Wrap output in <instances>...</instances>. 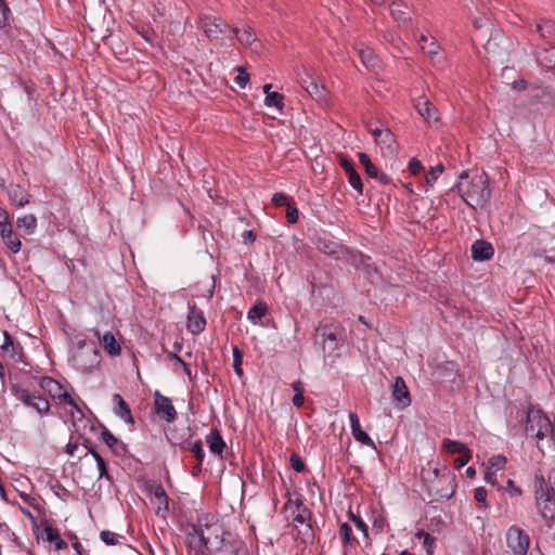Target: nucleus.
<instances>
[{
	"label": "nucleus",
	"instance_id": "c85d7f7f",
	"mask_svg": "<svg viewBox=\"0 0 555 555\" xmlns=\"http://www.w3.org/2000/svg\"><path fill=\"white\" fill-rule=\"evenodd\" d=\"M1 238L5 246L13 253L16 254L21 250L22 243L18 236L13 232L12 225L4 228L0 231Z\"/></svg>",
	"mask_w": 555,
	"mask_h": 555
},
{
	"label": "nucleus",
	"instance_id": "0e129e2a",
	"mask_svg": "<svg viewBox=\"0 0 555 555\" xmlns=\"http://www.w3.org/2000/svg\"><path fill=\"white\" fill-rule=\"evenodd\" d=\"M546 487L551 495L555 496V468L551 469L547 475Z\"/></svg>",
	"mask_w": 555,
	"mask_h": 555
},
{
	"label": "nucleus",
	"instance_id": "49530a36",
	"mask_svg": "<svg viewBox=\"0 0 555 555\" xmlns=\"http://www.w3.org/2000/svg\"><path fill=\"white\" fill-rule=\"evenodd\" d=\"M188 450L194 454L196 461L199 462V464H203V461L205 459V452L203 449L202 440L198 439V440L192 442L190 444V447L188 448Z\"/></svg>",
	"mask_w": 555,
	"mask_h": 555
},
{
	"label": "nucleus",
	"instance_id": "4c0bfd02",
	"mask_svg": "<svg viewBox=\"0 0 555 555\" xmlns=\"http://www.w3.org/2000/svg\"><path fill=\"white\" fill-rule=\"evenodd\" d=\"M420 43L422 51L429 56H435L438 54L440 47L434 38L429 39L427 36L422 35Z\"/></svg>",
	"mask_w": 555,
	"mask_h": 555
},
{
	"label": "nucleus",
	"instance_id": "6e6552de",
	"mask_svg": "<svg viewBox=\"0 0 555 555\" xmlns=\"http://www.w3.org/2000/svg\"><path fill=\"white\" fill-rule=\"evenodd\" d=\"M315 331L317 335L322 338L324 351H336L345 340V330L339 323L321 322Z\"/></svg>",
	"mask_w": 555,
	"mask_h": 555
},
{
	"label": "nucleus",
	"instance_id": "2f4dec72",
	"mask_svg": "<svg viewBox=\"0 0 555 555\" xmlns=\"http://www.w3.org/2000/svg\"><path fill=\"white\" fill-rule=\"evenodd\" d=\"M537 60L539 64L546 69H555V47L540 51Z\"/></svg>",
	"mask_w": 555,
	"mask_h": 555
},
{
	"label": "nucleus",
	"instance_id": "f3484780",
	"mask_svg": "<svg viewBox=\"0 0 555 555\" xmlns=\"http://www.w3.org/2000/svg\"><path fill=\"white\" fill-rule=\"evenodd\" d=\"M414 107L428 125H435L439 122L438 109L428 99L424 96L417 99L414 103Z\"/></svg>",
	"mask_w": 555,
	"mask_h": 555
},
{
	"label": "nucleus",
	"instance_id": "8fccbe9b",
	"mask_svg": "<svg viewBox=\"0 0 555 555\" xmlns=\"http://www.w3.org/2000/svg\"><path fill=\"white\" fill-rule=\"evenodd\" d=\"M272 203L275 205V206H288L292 204L291 202V198L283 192H278V193H274L273 196H272Z\"/></svg>",
	"mask_w": 555,
	"mask_h": 555
},
{
	"label": "nucleus",
	"instance_id": "de8ad7c7",
	"mask_svg": "<svg viewBox=\"0 0 555 555\" xmlns=\"http://www.w3.org/2000/svg\"><path fill=\"white\" fill-rule=\"evenodd\" d=\"M444 167L441 164H438L435 167H431L430 170L426 175V183L427 185H433L439 176L443 172Z\"/></svg>",
	"mask_w": 555,
	"mask_h": 555
},
{
	"label": "nucleus",
	"instance_id": "c9c22d12",
	"mask_svg": "<svg viewBox=\"0 0 555 555\" xmlns=\"http://www.w3.org/2000/svg\"><path fill=\"white\" fill-rule=\"evenodd\" d=\"M339 537L344 546H354L358 543V540L353 535L352 528L348 522L340 524Z\"/></svg>",
	"mask_w": 555,
	"mask_h": 555
},
{
	"label": "nucleus",
	"instance_id": "39448f33",
	"mask_svg": "<svg viewBox=\"0 0 555 555\" xmlns=\"http://www.w3.org/2000/svg\"><path fill=\"white\" fill-rule=\"evenodd\" d=\"M534 499L541 517L551 527L555 518V496L548 492L546 479L541 472H537L534 475Z\"/></svg>",
	"mask_w": 555,
	"mask_h": 555
},
{
	"label": "nucleus",
	"instance_id": "052dcab7",
	"mask_svg": "<svg viewBox=\"0 0 555 555\" xmlns=\"http://www.w3.org/2000/svg\"><path fill=\"white\" fill-rule=\"evenodd\" d=\"M487 490L483 488V487H478L475 489L474 491V498L475 500L482 504L483 507H487L488 504H487Z\"/></svg>",
	"mask_w": 555,
	"mask_h": 555
},
{
	"label": "nucleus",
	"instance_id": "e2e57ef3",
	"mask_svg": "<svg viewBox=\"0 0 555 555\" xmlns=\"http://www.w3.org/2000/svg\"><path fill=\"white\" fill-rule=\"evenodd\" d=\"M99 469V479L105 478L107 481L113 482V477L107 470L106 462L96 465Z\"/></svg>",
	"mask_w": 555,
	"mask_h": 555
},
{
	"label": "nucleus",
	"instance_id": "a19ab883",
	"mask_svg": "<svg viewBox=\"0 0 555 555\" xmlns=\"http://www.w3.org/2000/svg\"><path fill=\"white\" fill-rule=\"evenodd\" d=\"M442 449L450 454L462 453L469 450L465 443L451 439L443 440Z\"/></svg>",
	"mask_w": 555,
	"mask_h": 555
},
{
	"label": "nucleus",
	"instance_id": "f704fd0d",
	"mask_svg": "<svg viewBox=\"0 0 555 555\" xmlns=\"http://www.w3.org/2000/svg\"><path fill=\"white\" fill-rule=\"evenodd\" d=\"M16 227L27 234H33L37 228V218L31 214L18 217L16 220Z\"/></svg>",
	"mask_w": 555,
	"mask_h": 555
},
{
	"label": "nucleus",
	"instance_id": "338daca9",
	"mask_svg": "<svg viewBox=\"0 0 555 555\" xmlns=\"http://www.w3.org/2000/svg\"><path fill=\"white\" fill-rule=\"evenodd\" d=\"M12 225L10 222L9 214L5 209L0 207V231L4 230V228Z\"/></svg>",
	"mask_w": 555,
	"mask_h": 555
},
{
	"label": "nucleus",
	"instance_id": "7c9ffc66",
	"mask_svg": "<svg viewBox=\"0 0 555 555\" xmlns=\"http://www.w3.org/2000/svg\"><path fill=\"white\" fill-rule=\"evenodd\" d=\"M359 56L362 64L371 70H376L379 67V59L375 55L372 49L361 48L359 50Z\"/></svg>",
	"mask_w": 555,
	"mask_h": 555
},
{
	"label": "nucleus",
	"instance_id": "5fc2aeb1",
	"mask_svg": "<svg viewBox=\"0 0 555 555\" xmlns=\"http://www.w3.org/2000/svg\"><path fill=\"white\" fill-rule=\"evenodd\" d=\"M154 496L158 500L160 504H165L166 508L168 507L169 498L162 485H157L154 489Z\"/></svg>",
	"mask_w": 555,
	"mask_h": 555
},
{
	"label": "nucleus",
	"instance_id": "f8f14e48",
	"mask_svg": "<svg viewBox=\"0 0 555 555\" xmlns=\"http://www.w3.org/2000/svg\"><path fill=\"white\" fill-rule=\"evenodd\" d=\"M285 508L291 511L293 521L300 525H306L307 531L305 532V534L309 532L310 535H312V527L310 524L311 512L302 503V500L299 498H297L296 500L288 498L287 502L285 503Z\"/></svg>",
	"mask_w": 555,
	"mask_h": 555
},
{
	"label": "nucleus",
	"instance_id": "c03bdc74",
	"mask_svg": "<svg viewBox=\"0 0 555 555\" xmlns=\"http://www.w3.org/2000/svg\"><path fill=\"white\" fill-rule=\"evenodd\" d=\"M233 356V369L238 377L244 375L242 364H243V353L237 346H233L232 348Z\"/></svg>",
	"mask_w": 555,
	"mask_h": 555
},
{
	"label": "nucleus",
	"instance_id": "ddd939ff",
	"mask_svg": "<svg viewBox=\"0 0 555 555\" xmlns=\"http://www.w3.org/2000/svg\"><path fill=\"white\" fill-rule=\"evenodd\" d=\"M186 538V545L194 551V555H209L211 552L221 551L227 542L222 540L212 541L210 537Z\"/></svg>",
	"mask_w": 555,
	"mask_h": 555
},
{
	"label": "nucleus",
	"instance_id": "58836bf2",
	"mask_svg": "<svg viewBox=\"0 0 555 555\" xmlns=\"http://www.w3.org/2000/svg\"><path fill=\"white\" fill-rule=\"evenodd\" d=\"M541 37L553 39L555 37V23L550 20H541L535 26Z\"/></svg>",
	"mask_w": 555,
	"mask_h": 555
},
{
	"label": "nucleus",
	"instance_id": "2eb2a0df",
	"mask_svg": "<svg viewBox=\"0 0 555 555\" xmlns=\"http://www.w3.org/2000/svg\"><path fill=\"white\" fill-rule=\"evenodd\" d=\"M155 412L166 422L171 423L177 418V411L170 398L163 396L159 391L154 393Z\"/></svg>",
	"mask_w": 555,
	"mask_h": 555
},
{
	"label": "nucleus",
	"instance_id": "4d7b16f0",
	"mask_svg": "<svg viewBox=\"0 0 555 555\" xmlns=\"http://www.w3.org/2000/svg\"><path fill=\"white\" fill-rule=\"evenodd\" d=\"M299 212L295 205V203L292 201V204L287 206L286 210V219L289 223L294 224L298 221Z\"/></svg>",
	"mask_w": 555,
	"mask_h": 555
},
{
	"label": "nucleus",
	"instance_id": "9b49d317",
	"mask_svg": "<svg viewBox=\"0 0 555 555\" xmlns=\"http://www.w3.org/2000/svg\"><path fill=\"white\" fill-rule=\"evenodd\" d=\"M13 393L17 400L25 405L36 410L41 415H47L50 412V402L42 395L29 392L27 389L14 387Z\"/></svg>",
	"mask_w": 555,
	"mask_h": 555
},
{
	"label": "nucleus",
	"instance_id": "6ab92c4d",
	"mask_svg": "<svg viewBox=\"0 0 555 555\" xmlns=\"http://www.w3.org/2000/svg\"><path fill=\"white\" fill-rule=\"evenodd\" d=\"M188 331L193 335H198L204 332L206 327V320L204 313L195 305L190 306L188 314Z\"/></svg>",
	"mask_w": 555,
	"mask_h": 555
},
{
	"label": "nucleus",
	"instance_id": "a18cd8bd",
	"mask_svg": "<svg viewBox=\"0 0 555 555\" xmlns=\"http://www.w3.org/2000/svg\"><path fill=\"white\" fill-rule=\"evenodd\" d=\"M10 354V358L15 362H25V352L23 346L15 341L13 346H10V350L7 351Z\"/></svg>",
	"mask_w": 555,
	"mask_h": 555
},
{
	"label": "nucleus",
	"instance_id": "3c124183",
	"mask_svg": "<svg viewBox=\"0 0 555 555\" xmlns=\"http://www.w3.org/2000/svg\"><path fill=\"white\" fill-rule=\"evenodd\" d=\"M237 76L234 78V81L241 87L245 88L247 82L249 81V74L243 66L237 67Z\"/></svg>",
	"mask_w": 555,
	"mask_h": 555
},
{
	"label": "nucleus",
	"instance_id": "20e7f679",
	"mask_svg": "<svg viewBox=\"0 0 555 555\" xmlns=\"http://www.w3.org/2000/svg\"><path fill=\"white\" fill-rule=\"evenodd\" d=\"M185 537L191 538H201L207 537L206 533L215 534L216 541L222 540L228 542V537H230V532H228L222 524L210 514L202 515L197 518L196 524H188L184 529Z\"/></svg>",
	"mask_w": 555,
	"mask_h": 555
},
{
	"label": "nucleus",
	"instance_id": "a878e982",
	"mask_svg": "<svg viewBox=\"0 0 555 555\" xmlns=\"http://www.w3.org/2000/svg\"><path fill=\"white\" fill-rule=\"evenodd\" d=\"M206 442L211 453L216 455H222L225 448V442L217 428H211L209 434L206 436Z\"/></svg>",
	"mask_w": 555,
	"mask_h": 555
},
{
	"label": "nucleus",
	"instance_id": "603ef678",
	"mask_svg": "<svg viewBox=\"0 0 555 555\" xmlns=\"http://www.w3.org/2000/svg\"><path fill=\"white\" fill-rule=\"evenodd\" d=\"M490 468H495L496 470H500L504 468L506 464V457L504 455L498 454L493 455L488 461Z\"/></svg>",
	"mask_w": 555,
	"mask_h": 555
},
{
	"label": "nucleus",
	"instance_id": "4468645a",
	"mask_svg": "<svg viewBox=\"0 0 555 555\" xmlns=\"http://www.w3.org/2000/svg\"><path fill=\"white\" fill-rule=\"evenodd\" d=\"M370 132L374 137L375 142L382 147L387 149L390 153L396 150V137L388 128H383L380 121L370 122L367 125Z\"/></svg>",
	"mask_w": 555,
	"mask_h": 555
},
{
	"label": "nucleus",
	"instance_id": "0eeeda50",
	"mask_svg": "<svg viewBox=\"0 0 555 555\" xmlns=\"http://www.w3.org/2000/svg\"><path fill=\"white\" fill-rule=\"evenodd\" d=\"M74 366L83 372H91L93 367H95L100 361L101 356L100 351L93 343L82 341L76 352L73 356Z\"/></svg>",
	"mask_w": 555,
	"mask_h": 555
},
{
	"label": "nucleus",
	"instance_id": "e433bc0d",
	"mask_svg": "<svg viewBox=\"0 0 555 555\" xmlns=\"http://www.w3.org/2000/svg\"><path fill=\"white\" fill-rule=\"evenodd\" d=\"M415 537L418 540L423 541V546L426 550L427 555L435 554V547H436V538L435 537H433L430 533L426 532L424 529H418L415 533Z\"/></svg>",
	"mask_w": 555,
	"mask_h": 555
},
{
	"label": "nucleus",
	"instance_id": "f03ea898",
	"mask_svg": "<svg viewBox=\"0 0 555 555\" xmlns=\"http://www.w3.org/2000/svg\"><path fill=\"white\" fill-rule=\"evenodd\" d=\"M421 477L433 501L449 500L453 496L456 489L455 475L447 466L441 469L437 467L430 470L423 469Z\"/></svg>",
	"mask_w": 555,
	"mask_h": 555
},
{
	"label": "nucleus",
	"instance_id": "9d476101",
	"mask_svg": "<svg viewBox=\"0 0 555 555\" xmlns=\"http://www.w3.org/2000/svg\"><path fill=\"white\" fill-rule=\"evenodd\" d=\"M198 23L207 38L216 42H220L221 35L231 28L224 20L212 15L201 16Z\"/></svg>",
	"mask_w": 555,
	"mask_h": 555
},
{
	"label": "nucleus",
	"instance_id": "473e14b6",
	"mask_svg": "<svg viewBox=\"0 0 555 555\" xmlns=\"http://www.w3.org/2000/svg\"><path fill=\"white\" fill-rule=\"evenodd\" d=\"M315 245L320 251L330 256L338 255L340 251V245L338 243L325 237H319Z\"/></svg>",
	"mask_w": 555,
	"mask_h": 555
},
{
	"label": "nucleus",
	"instance_id": "774afa93",
	"mask_svg": "<svg viewBox=\"0 0 555 555\" xmlns=\"http://www.w3.org/2000/svg\"><path fill=\"white\" fill-rule=\"evenodd\" d=\"M421 169H422V164L418 159L412 158L409 162V170L412 175H417Z\"/></svg>",
	"mask_w": 555,
	"mask_h": 555
},
{
	"label": "nucleus",
	"instance_id": "423d86ee",
	"mask_svg": "<svg viewBox=\"0 0 555 555\" xmlns=\"http://www.w3.org/2000/svg\"><path fill=\"white\" fill-rule=\"evenodd\" d=\"M553 430L554 425L548 416L540 408L530 405L527 411L525 425L527 436L535 438L537 440H542L552 434Z\"/></svg>",
	"mask_w": 555,
	"mask_h": 555
},
{
	"label": "nucleus",
	"instance_id": "b1692460",
	"mask_svg": "<svg viewBox=\"0 0 555 555\" xmlns=\"http://www.w3.org/2000/svg\"><path fill=\"white\" fill-rule=\"evenodd\" d=\"M113 401L115 403L114 413L125 423L133 425L134 418L132 416L131 409L124 398L119 393H115L113 396Z\"/></svg>",
	"mask_w": 555,
	"mask_h": 555
},
{
	"label": "nucleus",
	"instance_id": "393cba45",
	"mask_svg": "<svg viewBox=\"0 0 555 555\" xmlns=\"http://www.w3.org/2000/svg\"><path fill=\"white\" fill-rule=\"evenodd\" d=\"M302 88L320 104L327 103V90L323 85H319L314 79H310L309 83H302Z\"/></svg>",
	"mask_w": 555,
	"mask_h": 555
},
{
	"label": "nucleus",
	"instance_id": "680f3d73",
	"mask_svg": "<svg viewBox=\"0 0 555 555\" xmlns=\"http://www.w3.org/2000/svg\"><path fill=\"white\" fill-rule=\"evenodd\" d=\"M137 31L138 34H140L146 41L149 42H154V40L156 39V34L155 31L150 28V27H142V28H138L137 27Z\"/></svg>",
	"mask_w": 555,
	"mask_h": 555
},
{
	"label": "nucleus",
	"instance_id": "f257e3e1",
	"mask_svg": "<svg viewBox=\"0 0 555 555\" xmlns=\"http://www.w3.org/2000/svg\"><path fill=\"white\" fill-rule=\"evenodd\" d=\"M469 175L467 171H463L459 179L460 181L454 185L457 190L459 195L462 199L473 209L477 207H483L491 197V190L489 188V177L482 171L476 173L468 181Z\"/></svg>",
	"mask_w": 555,
	"mask_h": 555
},
{
	"label": "nucleus",
	"instance_id": "72a5a7b5",
	"mask_svg": "<svg viewBox=\"0 0 555 555\" xmlns=\"http://www.w3.org/2000/svg\"><path fill=\"white\" fill-rule=\"evenodd\" d=\"M268 312V306L266 302L258 300L247 312V318L254 324H257Z\"/></svg>",
	"mask_w": 555,
	"mask_h": 555
},
{
	"label": "nucleus",
	"instance_id": "7ed1b4c3",
	"mask_svg": "<svg viewBox=\"0 0 555 555\" xmlns=\"http://www.w3.org/2000/svg\"><path fill=\"white\" fill-rule=\"evenodd\" d=\"M39 386L53 399H59L61 402L70 405L79 414V416L76 417L73 413V425L76 427V431L79 433L80 436L85 435V433H81V430L85 431L88 427L90 431L94 430L92 421L85 416L81 408L76 403L72 396L66 390H64V387L60 382L50 376H43L39 380Z\"/></svg>",
	"mask_w": 555,
	"mask_h": 555
},
{
	"label": "nucleus",
	"instance_id": "6e6d98bb",
	"mask_svg": "<svg viewBox=\"0 0 555 555\" xmlns=\"http://www.w3.org/2000/svg\"><path fill=\"white\" fill-rule=\"evenodd\" d=\"M470 459H472L470 450L460 453V456L454 460V467L456 469L464 467L470 461Z\"/></svg>",
	"mask_w": 555,
	"mask_h": 555
},
{
	"label": "nucleus",
	"instance_id": "412c9836",
	"mask_svg": "<svg viewBox=\"0 0 555 555\" xmlns=\"http://www.w3.org/2000/svg\"><path fill=\"white\" fill-rule=\"evenodd\" d=\"M340 167L345 170L349 184L358 191V193L361 195L363 193V183L361 180L360 175L356 170V165L352 160L347 158H341Z\"/></svg>",
	"mask_w": 555,
	"mask_h": 555
},
{
	"label": "nucleus",
	"instance_id": "1a4fd4ad",
	"mask_svg": "<svg viewBox=\"0 0 555 555\" xmlns=\"http://www.w3.org/2000/svg\"><path fill=\"white\" fill-rule=\"evenodd\" d=\"M507 547L513 555H529L530 537L519 526H511L505 533Z\"/></svg>",
	"mask_w": 555,
	"mask_h": 555
},
{
	"label": "nucleus",
	"instance_id": "13d9d810",
	"mask_svg": "<svg viewBox=\"0 0 555 555\" xmlns=\"http://www.w3.org/2000/svg\"><path fill=\"white\" fill-rule=\"evenodd\" d=\"M21 85L24 88V91L26 92L28 96L29 103H36V87L35 83H28L25 81H21Z\"/></svg>",
	"mask_w": 555,
	"mask_h": 555
},
{
	"label": "nucleus",
	"instance_id": "cd10ccee",
	"mask_svg": "<svg viewBox=\"0 0 555 555\" xmlns=\"http://www.w3.org/2000/svg\"><path fill=\"white\" fill-rule=\"evenodd\" d=\"M230 31L235 35L237 41L244 47H250L257 40V36L250 26H245L242 29L231 27Z\"/></svg>",
	"mask_w": 555,
	"mask_h": 555
},
{
	"label": "nucleus",
	"instance_id": "4be33fe9",
	"mask_svg": "<svg viewBox=\"0 0 555 555\" xmlns=\"http://www.w3.org/2000/svg\"><path fill=\"white\" fill-rule=\"evenodd\" d=\"M472 258L475 261L490 260L494 255V248L491 243L485 240H477L472 245Z\"/></svg>",
	"mask_w": 555,
	"mask_h": 555
},
{
	"label": "nucleus",
	"instance_id": "69168bd1",
	"mask_svg": "<svg viewBox=\"0 0 555 555\" xmlns=\"http://www.w3.org/2000/svg\"><path fill=\"white\" fill-rule=\"evenodd\" d=\"M14 343H15V339L12 337V335L9 332L4 331L3 332V344L0 346V348L3 351H9L10 346H13Z\"/></svg>",
	"mask_w": 555,
	"mask_h": 555
},
{
	"label": "nucleus",
	"instance_id": "09e8293b",
	"mask_svg": "<svg viewBox=\"0 0 555 555\" xmlns=\"http://www.w3.org/2000/svg\"><path fill=\"white\" fill-rule=\"evenodd\" d=\"M348 517L349 519L356 525V527L362 531V533L364 534V537H367L369 535V527L364 522V520L360 517V516H357L352 513V511H349L348 512Z\"/></svg>",
	"mask_w": 555,
	"mask_h": 555
},
{
	"label": "nucleus",
	"instance_id": "5701e85b",
	"mask_svg": "<svg viewBox=\"0 0 555 555\" xmlns=\"http://www.w3.org/2000/svg\"><path fill=\"white\" fill-rule=\"evenodd\" d=\"M8 195L11 204L16 207H24L30 201V194L20 184H11L8 189Z\"/></svg>",
	"mask_w": 555,
	"mask_h": 555
},
{
	"label": "nucleus",
	"instance_id": "c756f323",
	"mask_svg": "<svg viewBox=\"0 0 555 555\" xmlns=\"http://www.w3.org/2000/svg\"><path fill=\"white\" fill-rule=\"evenodd\" d=\"M390 13L392 17L402 23H406L411 18L409 17V7L401 0H395L390 4Z\"/></svg>",
	"mask_w": 555,
	"mask_h": 555
},
{
	"label": "nucleus",
	"instance_id": "37998d69",
	"mask_svg": "<svg viewBox=\"0 0 555 555\" xmlns=\"http://www.w3.org/2000/svg\"><path fill=\"white\" fill-rule=\"evenodd\" d=\"M100 539L106 545H117L121 543V540H126L124 535L109 530H102L100 533Z\"/></svg>",
	"mask_w": 555,
	"mask_h": 555
},
{
	"label": "nucleus",
	"instance_id": "bf43d9fd",
	"mask_svg": "<svg viewBox=\"0 0 555 555\" xmlns=\"http://www.w3.org/2000/svg\"><path fill=\"white\" fill-rule=\"evenodd\" d=\"M10 9L5 4L4 0H0V29L4 28L8 25V13Z\"/></svg>",
	"mask_w": 555,
	"mask_h": 555
},
{
	"label": "nucleus",
	"instance_id": "ea45409f",
	"mask_svg": "<svg viewBox=\"0 0 555 555\" xmlns=\"http://www.w3.org/2000/svg\"><path fill=\"white\" fill-rule=\"evenodd\" d=\"M101 440L109 448L114 449L115 447H120L124 452H127V447L124 442L118 441V439L105 427L101 433Z\"/></svg>",
	"mask_w": 555,
	"mask_h": 555
},
{
	"label": "nucleus",
	"instance_id": "a211bd4d",
	"mask_svg": "<svg viewBox=\"0 0 555 555\" xmlns=\"http://www.w3.org/2000/svg\"><path fill=\"white\" fill-rule=\"evenodd\" d=\"M392 398L400 409L408 408L412 402L408 386L401 376H397L395 378L392 386Z\"/></svg>",
	"mask_w": 555,
	"mask_h": 555
},
{
	"label": "nucleus",
	"instance_id": "79ce46f5",
	"mask_svg": "<svg viewBox=\"0 0 555 555\" xmlns=\"http://www.w3.org/2000/svg\"><path fill=\"white\" fill-rule=\"evenodd\" d=\"M264 104L268 107L274 106L279 111L284 108V95L280 92L268 93L264 98Z\"/></svg>",
	"mask_w": 555,
	"mask_h": 555
},
{
	"label": "nucleus",
	"instance_id": "bb28decb",
	"mask_svg": "<svg viewBox=\"0 0 555 555\" xmlns=\"http://www.w3.org/2000/svg\"><path fill=\"white\" fill-rule=\"evenodd\" d=\"M95 335L98 336L99 340L103 345V348L109 356L116 357V356L120 354L121 347H120L119 343L116 340L113 333L107 332L103 336H101L100 332L95 331Z\"/></svg>",
	"mask_w": 555,
	"mask_h": 555
},
{
	"label": "nucleus",
	"instance_id": "dca6fc26",
	"mask_svg": "<svg viewBox=\"0 0 555 555\" xmlns=\"http://www.w3.org/2000/svg\"><path fill=\"white\" fill-rule=\"evenodd\" d=\"M40 528L42 530L41 538L52 544L56 551L67 548L68 545L62 539L59 529L54 528L48 519L40 520Z\"/></svg>",
	"mask_w": 555,
	"mask_h": 555
},
{
	"label": "nucleus",
	"instance_id": "aec40b11",
	"mask_svg": "<svg viewBox=\"0 0 555 555\" xmlns=\"http://www.w3.org/2000/svg\"><path fill=\"white\" fill-rule=\"evenodd\" d=\"M349 421H350V427L353 438L367 447H371L373 449L376 448L374 441L372 438L361 428L359 416L354 412H349Z\"/></svg>",
	"mask_w": 555,
	"mask_h": 555
},
{
	"label": "nucleus",
	"instance_id": "864d4df0",
	"mask_svg": "<svg viewBox=\"0 0 555 555\" xmlns=\"http://www.w3.org/2000/svg\"><path fill=\"white\" fill-rule=\"evenodd\" d=\"M289 462H291V465H292V468L297 472V473H301L305 470L306 468V465H305V462L302 461V459L296 454V453H293L291 455V459H289Z\"/></svg>",
	"mask_w": 555,
	"mask_h": 555
}]
</instances>
